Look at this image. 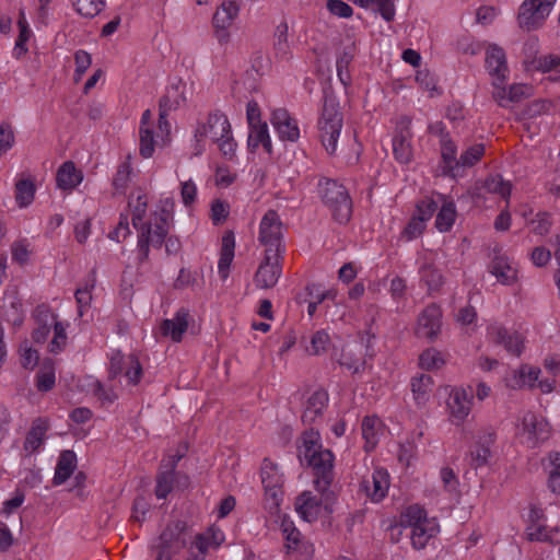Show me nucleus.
<instances>
[{
    "mask_svg": "<svg viewBox=\"0 0 560 560\" xmlns=\"http://www.w3.org/2000/svg\"><path fill=\"white\" fill-rule=\"evenodd\" d=\"M296 443L301 463L304 460L314 471L315 489L320 493L327 492L334 481V454L323 448L320 434L313 428L303 431Z\"/></svg>",
    "mask_w": 560,
    "mask_h": 560,
    "instance_id": "obj_1",
    "label": "nucleus"
},
{
    "mask_svg": "<svg viewBox=\"0 0 560 560\" xmlns=\"http://www.w3.org/2000/svg\"><path fill=\"white\" fill-rule=\"evenodd\" d=\"M170 212L162 209L153 214V221L141 223L138 231L139 261L149 260L150 247L161 248L168 234Z\"/></svg>",
    "mask_w": 560,
    "mask_h": 560,
    "instance_id": "obj_2",
    "label": "nucleus"
},
{
    "mask_svg": "<svg viewBox=\"0 0 560 560\" xmlns=\"http://www.w3.org/2000/svg\"><path fill=\"white\" fill-rule=\"evenodd\" d=\"M402 525L411 527V545L415 549H423L429 540L439 533V524L434 518L429 520L427 511L413 504L408 506L400 515Z\"/></svg>",
    "mask_w": 560,
    "mask_h": 560,
    "instance_id": "obj_3",
    "label": "nucleus"
},
{
    "mask_svg": "<svg viewBox=\"0 0 560 560\" xmlns=\"http://www.w3.org/2000/svg\"><path fill=\"white\" fill-rule=\"evenodd\" d=\"M343 116L339 104L331 96L325 97L322 115L318 119L319 139L328 154H335L342 128Z\"/></svg>",
    "mask_w": 560,
    "mask_h": 560,
    "instance_id": "obj_4",
    "label": "nucleus"
},
{
    "mask_svg": "<svg viewBox=\"0 0 560 560\" xmlns=\"http://www.w3.org/2000/svg\"><path fill=\"white\" fill-rule=\"evenodd\" d=\"M319 192L324 203L339 223H346L352 214V200L348 190L338 182L325 179L319 183Z\"/></svg>",
    "mask_w": 560,
    "mask_h": 560,
    "instance_id": "obj_5",
    "label": "nucleus"
},
{
    "mask_svg": "<svg viewBox=\"0 0 560 560\" xmlns=\"http://www.w3.org/2000/svg\"><path fill=\"white\" fill-rule=\"evenodd\" d=\"M557 0H524L517 13V22L527 32L540 28Z\"/></svg>",
    "mask_w": 560,
    "mask_h": 560,
    "instance_id": "obj_6",
    "label": "nucleus"
},
{
    "mask_svg": "<svg viewBox=\"0 0 560 560\" xmlns=\"http://www.w3.org/2000/svg\"><path fill=\"white\" fill-rule=\"evenodd\" d=\"M283 223L276 210H268L259 224L258 241L267 249L283 253Z\"/></svg>",
    "mask_w": 560,
    "mask_h": 560,
    "instance_id": "obj_7",
    "label": "nucleus"
},
{
    "mask_svg": "<svg viewBox=\"0 0 560 560\" xmlns=\"http://www.w3.org/2000/svg\"><path fill=\"white\" fill-rule=\"evenodd\" d=\"M282 253H276L273 249L265 250L264 259L259 264L254 283L259 289L273 288L282 272Z\"/></svg>",
    "mask_w": 560,
    "mask_h": 560,
    "instance_id": "obj_8",
    "label": "nucleus"
},
{
    "mask_svg": "<svg viewBox=\"0 0 560 560\" xmlns=\"http://www.w3.org/2000/svg\"><path fill=\"white\" fill-rule=\"evenodd\" d=\"M550 424L545 418L532 411L523 416L520 434L528 447L535 448L546 442L550 438Z\"/></svg>",
    "mask_w": 560,
    "mask_h": 560,
    "instance_id": "obj_9",
    "label": "nucleus"
},
{
    "mask_svg": "<svg viewBox=\"0 0 560 560\" xmlns=\"http://www.w3.org/2000/svg\"><path fill=\"white\" fill-rule=\"evenodd\" d=\"M410 125L411 118L408 116H401L397 121L396 132L393 139V152L395 159L401 164H407L412 159V132Z\"/></svg>",
    "mask_w": 560,
    "mask_h": 560,
    "instance_id": "obj_10",
    "label": "nucleus"
},
{
    "mask_svg": "<svg viewBox=\"0 0 560 560\" xmlns=\"http://www.w3.org/2000/svg\"><path fill=\"white\" fill-rule=\"evenodd\" d=\"M441 318L442 311L438 304L427 305L418 316L416 335L430 341L435 340L441 331Z\"/></svg>",
    "mask_w": 560,
    "mask_h": 560,
    "instance_id": "obj_11",
    "label": "nucleus"
},
{
    "mask_svg": "<svg viewBox=\"0 0 560 560\" xmlns=\"http://www.w3.org/2000/svg\"><path fill=\"white\" fill-rule=\"evenodd\" d=\"M240 7L236 0H224L217 9L212 24L215 30V36L220 44H225L230 39L228 28L232 25L234 19L237 16Z\"/></svg>",
    "mask_w": 560,
    "mask_h": 560,
    "instance_id": "obj_12",
    "label": "nucleus"
},
{
    "mask_svg": "<svg viewBox=\"0 0 560 560\" xmlns=\"http://www.w3.org/2000/svg\"><path fill=\"white\" fill-rule=\"evenodd\" d=\"M231 125L228 117L220 113H210L206 124L197 127L195 138L197 142H201L205 138L209 137L213 142L221 140L231 132Z\"/></svg>",
    "mask_w": 560,
    "mask_h": 560,
    "instance_id": "obj_13",
    "label": "nucleus"
},
{
    "mask_svg": "<svg viewBox=\"0 0 560 560\" xmlns=\"http://www.w3.org/2000/svg\"><path fill=\"white\" fill-rule=\"evenodd\" d=\"M32 317L35 323L32 339L36 343H45L58 316L52 312L49 305L39 304L33 311Z\"/></svg>",
    "mask_w": 560,
    "mask_h": 560,
    "instance_id": "obj_14",
    "label": "nucleus"
},
{
    "mask_svg": "<svg viewBox=\"0 0 560 560\" xmlns=\"http://www.w3.org/2000/svg\"><path fill=\"white\" fill-rule=\"evenodd\" d=\"M271 125L282 141L296 142L300 138L298 120L285 108L272 110Z\"/></svg>",
    "mask_w": 560,
    "mask_h": 560,
    "instance_id": "obj_15",
    "label": "nucleus"
},
{
    "mask_svg": "<svg viewBox=\"0 0 560 560\" xmlns=\"http://www.w3.org/2000/svg\"><path fill=\"white\" fill-rule=\"evenodd\" d=\"M420 283L427 289L429 295L440 293L445 284V277L434 259L423 257L419 267Z\"/></svg>",
    "mask_w": 560,
    "mask_h": 560,
    "instance_id": "obj_16",
    "label": "nucleus"
},
{
    "mask_svg": "<svg viewBox=\"0 0 560 560\" xmlns=\"http://www.w3.org/2000/svg\"><path fill=\"white\" fill-rule=\"evenodd\" d=\"M360 488L373 502H380L387 494L389 475L383 468L375 469L371 477H365L362 480Z\"/></svg>",
    "mask_w": 560,
    "mask_h": 560,
    "instance_id": "obj_17",
    "label": "nucleus"
},
{
    "mask_svg": "<svg viewBox=\"0 0 560 560\" xmlns=\"http://www.w3.org/2000/svg\"><path fill=\"white\" fill-rule=\"evenodd\" d=\"M471 395L464 388H456L450 394L447 407L453 418V422L457 425L462 424L471 409Z\"/></svg>",
    "mask_w": 560,
    "mask_h": 560,
    "instance_id": "obj_18",
    "label": "nucleus"
},
{
    "mask_svg": "<svg viewBox=\"0 0 560 560\" xmlns=\"http://www.w3.org/2000/svg\"><path fill=\"white\" fill-rule=\"evenodd\" d=\"M495 442V432L492 429H485L480 432L478 441L470 450V456L475 467H481L488 464L491 457V446Z\"/></svg>",
    "mask_w": 560,
    "mask_h": 560,
    "instance_id": "obj_19",
    "label": "nucleus"
},
{
    "mask_svg": "<svg viewBox=\"0 0 560 560\" xmlns=\"http://www.w3.org/2000/svg\"><path fill=\"white\" fill-rule=\"evenodd\" d=\"M486 67L490 75L494 77L500 83L504 82L509 69L505 52L501 47L492 45L487 49Z\"/></svg>",
    "mask_w": 560,
    "mask_h": 560,
    "instance_id": "obj_20",
    "label": "nucleus"
},
{
    "mask_svg": "<svg viewBox=\"0 0 560 560\" xmlns=\"http://www.w3.org/2000/svg\"><path fill=\"white\" fill-rule=\"evenodd\" d=\"M328 394L324 389H317L306 401L305 410L302 415V422L311 425L323 417L324 409L327 407Z\"/></svg>",
    "mask_w": 560,
    "mask_h": 560,
    "instance_id": "obj_21",
    "label": "nucleus"
},
{
    "mask_svg": "<svg viewBox=\"0 0 560 560\" xmlns=\"http://www.w3.org/2000/svg\"><path fill=\"white\" fill-rule=\"evenodd\" d=\"M441 158L443 163V174L455 177L457 171L459 170L457 148L454 141L450 138L448 133H443L441 138Z\"/></svg>",
    "mask_w": 560,
    "mask_h": 560,
    "instance_id": "obj_22",
    "label": "nucleus"
},
{
    "mask_svg": "<svg viewBox=\"0 0 560 560\" xmlns=\"http://www.w3.org/2000/svg\"><path fill=\"white\" fill-rule=\"evenodd\" d=\"M155 481L154 493L156 498L166 499L174 488V482L177 481L178 485L182 483L186 487L188 485V477L180 472H173L160 467Z\"/></svg>",
    "mask_w": 560,
    "mask_h": 560,
    "instance_id": "obj_23",
    "label": "nucleus"
},
{
    "mask_svg": "<svg viewBox=\"0 0 560 560\" xmlns=\"http://www.w3.org/2000/svg\"><path fill=\"white\" fill-rule=\"evenodd\" d=\"M189 312L180 308L174 318L164 319L160 326L163 336H171L172 340L179 342L188 328Z\"/></svg>",
    "mask_w": 560,
    "mask_h": 560,
    "instance_id": "obj_24",
    "label": "nucleus"
},
{
    "mask_svg": "<svg viewBox=\"0 0 560 560\" xmlns=\"http://www.w3.org/2000/svg\"><path fill=\"white\" fill-rule=\"evenodd\" d=\"M235 238L232 231H226L222 236V246L218 264L219 275L225 280L229 277L230 266L234 258Z\"/></svg>",
    "mask_w": 560,
    "mask_h": 560,
    "instance_id": "obj_25",
    "label": "nucleus"
},
{
    "mask_svg": "<svg viewBox=\"0 0 560 560\" xmlns=\"http://www.w3.org/2000/svg\"><path fill=\"white\" fill-rule=\"evenodd\" d=\"M82 178L81 171L75 168L72 161L65 162L56 174L57 186L63 190L75 188L81 183Z\"/></svg>",
    "mask_w": 560,
    "mask_h": 560,
    "instance_id": "obj_26",
    "label": "nucleus"
},
{
    "mask_svg": "<svg viewBox=\"0 0 560 560\" xmlns=\"http://www.w3.org/2000/svg\"><path fill=\"white\" fill-rule=\"evenodd\" d=\"M47 430L48 424L45 420L37 418L33 421L23 445L26 456L32 455L42 446Z\"/></svg>",
    "mask_w": 560,
    "mask_h": 560,
    "instance_id": "obj_27",
    "label": "nucleus"
},
{
    "mask_svg": "<svg viewBox=\"0 0 560 560\" xmlns=\"http://www.w3.org/2000/svg\"><path fill=\"white\" fill-rule=\"evenodd\" d=\"M296 510L308 523L316 521L322 510V500L311 492H303L296 500Z\"/></svg>",
    "mask_w": 560,
    "mask_h": 560,
    "instance_id": "obj_28",
    "label": "nucleus"
},
{
    "mask_svg": "<svg viewBox=\"0 0 560 560\" xmlns=\"http://www.w3.org/2000/svg\"><path fill=\"white\" fill-rule=\"evenodd\" d=\"M77 467V456L73 451L66 450L60 453L56 466L54 485L59 486L67 481Z\"/></svg>",
    "mask_w": 560,
    "mask_h": 560,
    "instance_id": "obj_29",
    "label": "nucleus"
},
{
    "mask_svg": "<svg viewBox=\"0 0 560 560\" xmlns=\"http://www.w3.org/2000/svg\"><path fill=\"white\" fill-rule=\"evenodd\" d=\"M185 529V522L179 520L170 522L166 528L160 535L161 545L159 548L168 550L173 546V544L184 546L185 539L183 538V535Z\"/></svg>",
    "mask_w": 560,
    "mask_h": 560,
    "instance_id": "obj_30",
    "label": "nucleus"
},
{
    "mask_svg": "<svg viewBox=\"0 0 560 560\" xmlns=\"http://www.w3.org/2000/svg\"><path fill=\"white\" fill-rule=\"evenodd\" d=\"M248 150L255 152L260 145L268 153H272V144L267 122L248 127Z\"/></svg>",
    "mask_w": 560,
    "mask_h": 560,
    "instance_id": "obj_31",
    "label": "nucleus"
},
{
    "mask_svg": "<svg viewBox=\"0 0 560 560\" xmlns=\"http://www.w3.org/2000/svg\"><path fill=\"white\" fill-rule=\"evenodd\" d=\"M489 269L490 272L504 284L512 283L516 280L517 271L504 256H495L490 262Z\"/></svg>",
    "mask_w": 560,
    "mask_h": 560,
    "instance_id": "obj_32",
    "label": "nucleus"
},
{
    "mask_svg": "<svg viewBox=\"0 0 560 560\" xmlns=\"http://www.w3.org/2000/svg\"><path fill=\"white\" fill-rule=\"evenodd\" d=\"M433 384H434L433 378L429 374L422 373L418 376L412 377L410 386H411L413 399L418 404L425 402L430 397V393L432 392Z\"/></svg>",
    "mask_w": 560,
    "mask_h": 560,
    "instance_id": "obj_33",
    "label": "nucleus"
},
{
    "mask_svg": "<svg viewBox=\"0 0 560 560\" xmlns=\"http://www.w3.org/2000/svg\"><path fill=\"white\" fill-rule=\"evenodd\" d=\"M482 187L487 192L499 195L502 199L509 202L512 184L511 182L504 180L500 174L489 175L485 179Z\"/></svg>",
    "mask_w": 560,
    "mask_h": 560,
    "instance_id": "obj_34",
    "label": "nucleus"
},
{
    "mask_svg": "<svg viewBox=\"0 0 560 560\" xmlns=\"http://www.w3.org/2000/svg\"><path fill=\"white\" fill-rule=\"evenodd\" d=\"M545 468L548 471V487L557 494H560V453L550 452Z\"/></svg>",
    "mask_w": 560,
    "mask_h": 560,
    "instance_id": "obj_35",
    "label": "nucleus"
},
{
    "mask_svg": "<svg viewBox=\"0 0 560 560\" xmlns=\"http://www.w3.org/2000/svg\"><path fill=\"white\" fill-rule=\"evenodd\" d=\"M456 207L454 201H444L435 219V228L440 232H448L456 219Z\"/></svg>",
    "mask_w": 560,
    "mask_h": 560,
    "instance_id": "obj_36",
    "label": "nucleus"
},
{
    "mask_svg": "<svg viewBox=\"0 0 560 560\" xmlns=\"http://www.w3.org/2000/svg\"><path fill=\"white\" fill-rule=\"evenodd\" d=\"M382 422L377 417H365L362 420V435L365 440V451L373 450L377 443V434L381 431Z\"/></svg>",
    "mask_w": 560,
    "mask_h": 560,
    "instance_id": "obj_37",
    "label": "nucleus"
},
{
    "mask_svg": "<svg viewBox=\"0 0 560 560\" xmlns=\"http://www.w3.org/2000/svg\"><path fill=\"white\" fill-rule=\"evenodd\" d=\"M35 184L31 178L19 179L15 184V200L21 208L27 207L34 199Z\"/></svg>",
    "mask_w": 560,
    "mask_h": 560,
    "instance_id": "obj_38",
    "label": "nucleus"
},
{
    "mask_svg": "<svg viewBox=\"0 0 560 560\" xmlns=\"http://www.w3.org/2000/svg\"><path fill=\"white\" fill-rule=\"evenodd\" d=\"M486 147L483 143H476L467 148L458 158L459 167H471L476 165L485 155Z\"/></svg>",
    "mask_w": 560,
    "mask_h": 560,
    "instance_id": "obj_39",
    "label": "nucleus"
},
{
    "mask_svg": "<svg viewBox=\"0 0 560 560\" xmlns=\"http://www.w3.org/2000/svg\"><path fill=\"white\" fill-rule=\"evenodd\" d=\"M52 328H54V337H52V340L50 341V343L48 345V350L51 353H59L67 346V340H68V337L66 334L67 326L62 322H59L57 319Z\"/></svg>",
    "mask_w": 560,
    "mask_h": 560,
    "instance_id": "obj_40",
    "label": "nucleus"
},
{
    "mask_svg": "<svg viewBox=\"0 0 560 560\" xmlns=\"http://www.w3.org/2000/svg\"><path fill=\"white\" fill-rule=\"evenodd\" d=\"M140 136V148L139 152L142 158H151L154 152L155 139L154 131L152 128L140 127L139 129Z\"/></svg>",
    "mask_w": 560,
    "mask_h": 560,
    "instance_id": "obj_41",
    "label": "nucleus"
},
{
    "mask_svg": "<svg viewBox=\"0 0 560 560\" xmlns=\"http://www.w3.org/2000/svg\"><path fill=\"white\" fill-rule=\"evenodd\" d=\"M73 5L77 12L84 18H94L103 7V0H74Z\"/></svg>",
    "mask_w": 560,
    "mask_h": 560,
    "instance_id": "obj_42",
    "label": "nucleus"
},
{
    "mask_svg": "<svg viewBox=\"0 0 560 560\" xmlns=\"http://www.w3.org/2000/svg\"><path fill=\"white\" fill-rule=\"evenodd\" d=\"M419 365L424 370L439 369L444 365V359L435 349H427L419 357Z\"/></svg>",
    "mask_w": 560,
    "mask_h": 560,
    "instance_id": "obj_43",
    "label": "nucleus"
},
{
    "mask_svg": "<svg viewBox=\"0 0 560 560\" xmlns=\"http://www.w3.org/2000/svg\"><path fill=\"white\" fill-rule=\"evenodd\" d=\"M264 489L266 509L270 511L278 510L282 497L281 483L271 482L267 486H264Z\"/></svg>",
    "mask_w": 560,
    "mask_h": 560,
    "instance_id": "obj_44",
    "label": "nucleus"
},
{
    "mask_svg": "<svg viewBox=\"0 0 560 560\" xmlns=\"http://www.w3.org/2000/svg\"><path fill=\"white\" fill-rule=\"evenodd\" d=\"M552 107L549 100H535L526 105L523 109V116L526 118H535L548 114Z\"/></svg>",
    "mask_w": 560,
    "mask_h": 560,
    "instance_id": "obj_45",
    "label": "nucleus"
},
{
    "mask_svg": "<svg viewBox=\"0 0 560 560\" xmlns=\"http://www.w3.org/2000/svg\"><path fill=\"white\" fill-rule=\"evenodd\" d=\"M282 533L287 540V548L289 550H295L301 542V533L294 526L293 522L283 520L281 524Z\"/></svg>",
    "mask_w": 560,
    "mask_h": 560,
    "instance_id": "obj_46",
    "label": "nucleus"
},
{
    "mask_svg": "<svg viewBox=\"0 0 560 560\" xmlns=\"http://www.w3.org/2000/svg\"><path fill=\"white\" fill-rule=\"evenodd\" d=\"M330 343L329 335L324 330H317L311 338V347L307 349L313 355L326 352Z\"/></svg>",
    "mask_w": 560,
    "mask_h": 560,
    "instance_id": "obj_47",
    "label": "nucleus"
},
{
    "mask_svg": "<svg viewBox=\"0 0 560 560\" xmlns=\"http://www.w3.org/2000/svg\"><path fill=\"white\" fill-rule=\"evenodd\" d=\"M95 285V277L92 276L90 283H86V285L83 289H77L75 291V300L78 303V313L80 316L83 315V308L89 307L92 301V294L91 290Z\"/></svg>",
    "mask_w": 560,
    "mask_h": 560,
    "instance_id": "obj_48",
    "label": "nucleus"
},
{
    "mask_svg": "<svg viewBox=\"0 0 560 560\" xmlns=\"http://www.w3.org/2000/svg\"><path fill=\"white\" fill-rule=\"evenodd\" d=\"M261 482L264 486L268 483H281V478L278 474V467L275 463H272L269 458H265L262 460L261 469Z\"/></svg>",
    "mask_w": 560,
    "mask_h": 560,
    "instance_id": "obj_49",
    "label": "nucleus"
},
{
    "mask_svg": "<svg viewBox=\"0 0 560 560\" xmlns=\"http://www.w3.org/2000/svg\"><path fill=\"white\" fill-rule=\"evenodd\" d=\"M526 535L530 541H551L550 532L542 522L537 524H527Z\"/></svg>",
    "mask_w": 560,
    "mask_h": 560,
    "instance_id": "obj_50",
    "label": "nucleus"
},
{
    "mask_svg": "<svg viewBox=\"0 0 560 560\" xmlns=\"http://www.w3.org/2000/svg\"><path fill=\"white\" fill-rule=\"evenodd\" d=\"M14 142L15 136L11 124H0V158L14 145Z\"/></svg>",
    "mask_w": 560,
    "mask_h": 560,
    "instance_id": "obj_51",
    "label": "nucleus"
},
{
    "mask_svg": "<svg viewBox=\"0 0 560 560\" xmlns=\"http://www.w3.org/2000/svg\"><path fill=\"white\" fill-rule=\"evenodd\" d=\"M275 37V49L277 51V55L285 57L289 54L288 25L285 23H282L277 26Z\"/></svg>",
    "mask_w": 560,
    "mask_h": 560,
    "instance_id": "obj_52",
    "label": "nucleus"
},
{
    "mask_svg": "<svg viewBox=\"0 0 560 560\" xmlns=\"http://www.w3.org/2000/svg\"><path fill=\"white\" fill-rule=\"evenodd\" d=\"M74 61H75V72H74V81L79 82L83 74L86 72V70L90 68L92 58L89 52L85 50H78L74 54Z\"/></svg>",
    "mask_w": 560,
    "mask_h": 560,
    "instance_id": "obj_53",
    "label": "nucleus"
},
{
    "mask_svg": "<svg viewBox=\"0 0 560 560\" xmlns=\"http://www.w3.org/2000/svg\"><path fill=\"white\" fill-rule=\"evenodd\" d=\"M230 213V205L226 201L215 199L211 203V220L214 224L223 223Z\"/></svg>",
    "mask_w": 560,
    "mask_h": 560,
    "instance_id": "obj_54",
    "label": "nucleus"
},
{
    "mask_svg": "<svg viewBox=\"0 0 560 560\" xmlns=\"http://www.w3.org/2000/svg\"><path fill=\"white\" fill-rule=\"evenodd\" d=\"M129 366V355L125 357L120 351L115 352L110 358L109 376L115 378L124 374Z\"/></svg>",
    "mask_w": 560,
    "mask_h": 560,
    "instance_id": "obj_55",
    "label": "nucleus"
},
{
    "mask_svg": "<svg viewBox=\"0 0 560 560\" xmlns=\"http://www.w3.org/2000/svg\"><path fill=\"white\" fill-rule=\"evenodd\" d=\"M550 214L547 212H538L536 218L530 221L532 232L537 235H545L551 228Z\"/></svg>",
    "mask_w": 560,
    "mask_h": 560,
    "instance_id": "obj_56",
    "label": "nucleus"
},
{
    "mask_svg": "<svg viewBox=\"0 0 560 560\" xmlns=\"http://www.w3.org/2000/svg\"><path fill=\"white\" fill-rule=\"evenodd\" d=\"M124 375L128 378V383L137 385L142 376V366L135 354H129V366Z\"/></svg>",
    "mask_w": 560,
    "mask_h": 560,
    "instance_id": "obj_57",
    "label": "nucleus"
},
{
    "mask_svg": "<svg viewBox=\"0 0 560 560\" xmlns=\"http://www.w3.org/2000/svg\"><path fill=\"white\" fill-rule=\"evenodd\" d=\"M425 229V221L413 215L402 231V236L410 241L420 236Z\"/></svg>",
    "mask_w": 560,
    "mask_h": 560,
    "instance_id": "obj_58",
    "label": "nucleus"
},
{
    "mask_svg": "<svg viewBox=\"0 0 560 560\" xmlns=\"http://www.w3.org/2000/svg\"><path fill=\"white\" fill-rule=\"evenodd\" d=\"M55 372L51 368L40 370L36 376V387L40 392H48L55 386Z\"/></svg>",
    "mask_w": 560,
    "mask_h": 560,
    "instance_id": "obj_59",
    "label": "nucleus"
},
{
    "mask_svg": "<svg viewBox=\"0 0 560 560\" xmlns=\"http://www.w3.org/2000/svg\"><path fill=\"white\" fill-rule=\"evenodd\" d=\"M326 7L331 14L339 18H350L353 14L352 8L342 0H328Z\"/></svg>",
    "mask_w": 560,
    "mask_h": 560,
    "instance_id": "obj_60",
    "label": "nucleus"
},
{
    "mask_svg": "<svg viewBox=\"0 0 560 560\" xmlns=\"http://www.w3.org/2000/svg\"><path fill=\"white\" fill-rule=\"evenodd\" d=\"M510 334L511 331L500 325H492L488 328L490 340L495 345H502L504 348L506 347Z\"/></svg>",
    "mask_w": 560,
    "mask_h": 560,
    "instance_id": "obj_61",
    "label": "nucleus"
},
{
    "mask_svg": "<svg viewBox=\"0 0 560 560\" xmlns=\"http://www.w3.org/2000/svg\"><path fill=\"white\" fill-rule=\"evenodd\" d=\"M12 259L23 265L28 259V244L25 240L16 241L11 246Z\"/></svg>",
    "mask_w": 560,
    "mask_h": 560,
    "instance_id": "obj_62",
    "label": "nucleus"
},
{
    "mask_svg": "<svg viewBox=\"0 0 560 560\" xmlns=\"http://www.w3.org/2000/svg\"><path fill=\"white\" fill-rule=\"evenodd\" d=\"M436 208L438 205L433 199L425 198L417 205V213L415 215L427 222L431 219Z\"/></svg>",
    "mask_w": 560,
    "mask_h": 560,
    "instance_id": "obj_63",
    "label": "nucleus"
},
{
    "mask_svg": "<svg viewBox=\"0 0 560 560\" xmlns=\"http://www.w3.org/2000/svg\"><path fill=\"white\" fill-rule=\"evenodd\" d=\"M539 374L540 370L538 368L523 365L520 369V377L522 380V384L528 385L529 387L536 386V382H538Z\"/></svg>",
    "mask_w": 560,
    "mask_h": 560,
    "instance_id": "obj_64",
    "label": "nucleus"
}]
</instances>
